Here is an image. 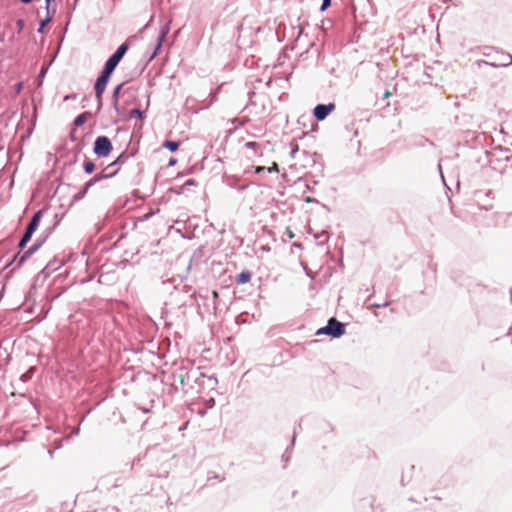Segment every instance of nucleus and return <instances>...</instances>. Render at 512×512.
I'll return each mask as SVG.
<instances>
[{
	"instance_id": "7",
	"label": "nucleus",
	"mask_w": 512,
	"mask_h": 512,
	"mask_svg": "<svg viewBox=\"0 0 512 512\" xmlns=\"http://www.w3.org/2000/svg\"><path fill=\"white\" fill-rule=\"evenodd\" d=\"M251 278H252V274L249 271H242L240 274L237 275L236 283L238 285L246 284V283L250 282Z\"/></svg>"
},
{
	"instance_id": "12",
	"label": "nucleus",
	"mask_w": 512,
	"mask_h": 512,
	"mask_svg": "<svg viewBox=\"0 0 512 512\" xmlns=\"http://www.w3.org/2000/svg\"><path fill=\"white\" fill-rule=\"evenodd\" d=\"M95 165L91 161H87L84 163V170L86 173L90 174L94 171Z\"/></svg>"
},
{
	"instance_id": "8",
	"label": "nucleus",
	"mask_w": 512,
	"mask_h": 512,
	"mask_svg": "<svg viewBox=\"0 0 512 512\" xmlns=\"http://www.w3.org/2000/svg\"><path fill=\"white\" fill-rule=\"evenodd\" d=\"M163 147L167 148L171 152H175L179 148V142L167 140L163 143Z\"/></svg>"
},
{
	"instance_id": "22",
	"label": "nucleus",
	"mask_w": 512,
	"mask_h": 512,
	"mask_svg": "<svg viewBox=\"0 0 512 512\" xmlns=\"http://www.w3.org/2000/svg\"><path fill=\"white\" fill-rule=\"evenodd\" d=\"M17 24H18V26L21 28V27L23 26V21H22V20H19V21L17 22Z\"/></svg>"
},
{
	"instance_id": "20",
	"label": "nucleus",
	"mask_w": 512,
	"mask_h": 512,
	"mask_svg": "<svg viewBox=\"0 0 512 512\" xmlns=\"http://www.w3.org/2000/svg\"><path fill=\"white\" fill-rule=\"evenodd\" d=\"M176 163H177V159L176 158H170L168 165L169 166H174Z\"/></svg>"
},
{
	"instance_id": "25",
	"label": "nucleus",
	"mask_w": 512,
	"mask_h": 512,
	"mask_svg": "<svg viewBox=\"0 0 512 512\" xmlns=\"http://www.w3.org/2000/svg\"><path fill=\"white\" fill-rule=\"evenodd\" d=\"M127 90H131V91H133V92H136V91H137V89H136V88H133V87H128V89H127Z\"/></svg>"
},
{
	"instance_id": "9",
	"label": "nucleus",
	"mask_w": 512,
	"mask_h": 512,
	"mask_svg": "<svg viewBox=\"0 0 512 512\" xmlns=\"http://www.w3.org/2000/svg\"><path fill=\"white\" fill-rule=\"evenodd\" d=\"M107 176L104 175V174H97L95 175L91 180H89L87 183H86V186H85V191H87L89 189L90 186H92L93 184H95L96 182L106 178Z\"/></svg>"
},
{
	"instance_id": "18",
	"label": "nucleus",
	"mask_w": 512,
	"mask_h": 512,
	"mask_svg": "<svg viewBox=\"0 0 512 512\" xmlns=\"http://www.w3.org/2000/svg\"><path fill=\"white\" fill-rule=\"evenodd\" d=\"M36 249H37V247H36V246H33V247L29 248V250H28V251H26V253H25V256H24V257L31 255V254H32Z\"/></svg>"
},
{
	"instance_id": "14",
	"label": "nucleus",
	"mask_w": 512,
	"mask_h": 512,
	"mask_svg": "<svg viewBox=\"0 0 512 512\" xmlns=\"http://www.w3.org/2000/svg\"><path fill=\"white\" fill-rule=\"evenodd\" d=\"M85 121H86V116H85V114H81V115H79V116H77V117H76V119H75V121H74V124H75L76 126H80V125L84 124V123H85Z\"/></svg>"
},
{
	"instance_id": "1",
	"label": "nucleus",
	"mask_w": 512,
	"mask_h": 512,
	"mask_svg": "<svg viewBox=\"0 0 512 512\" xmlns=\"http://www.w3.org/2000/svg\"><path fill=\"white\" fill-rule=\"evenodd\" d=\"M344 332V325L341 322L337 321L335 318H331L325 327H322L317 331V335L327 334L333 337H340L341 335L344 334Z\"/></svg>"
},
{
	"instance_id": "24",
	"label": "nucleus",
	"mask_w": 512,
	"mask_h": 512,
	"mask_svg": "<svg viewBox=\"0 0 512 512\" xmlns=\"http://www.w3.org/2000/svg\"><path fill=\"white\" fill-rule=\"evenodd\" d=\"M46 1V4H47V7H49L50 3L53 2L54 0H45Z\"/></svg>"
},
{
	"instance_id": "10",
	"label": "nucleus",
	"mask_w": 512,
	"mask_h": 512,
	"mask_svg": "<svg viewBox=\"0 0 512 512\" xmlns=\"http://www.w3.org/2000/svg\"><path fill=\"white\" fill-rule=\"evenodd\" d=\"M123 87H124V83H121L119 84L115 89H114V92H113V100H114V105L116 106L117 103H118V100H119V97H120V93L121 91L123 90Z\"/></svg>"
},
{
	"instance_id": "17",
	"label": "nucleus",
	"mask_w": 512,
	"mask_h": 512,
	"mask_svg": "<svg viewBox=\"0 0 512 512\" xmlns=\"http://www.w3.org/2000/svg\"><path fill=\"white\" fill-rule=\"evenodd\" d=\"M245 146H246L247 148H253V149H254V148H256V147L258 146V144H257L256 142H254V141H250V142H247V143L245 144Z\"/></svg>"
},
{
	"instance_id": "13",
	"label": "nucleus",
	"mask_w": 512,
	"mask_h": 512,
	"mask_svg": "<svg viewBox=\"0 0 512 512\" xmlns=\"http://www.w3.org/2000/svg\"><path fill=\"white\" fill-rule=\"evenodd\" d=\"M129 117L130 118L137 117L139 119H142L143 118V112L140 109H133V110L130 111Z\"/></svg>"
},
{
	"instance_id": "26",
	"label": "nucleus",
	"mask_w": 512,
	"mask_h": 512,
	"mask_svg": "<svg viewBox=\"0 0 512 512\" xmlns=\"http://www.w3.org/2000/svg\"><path fill=\"white\" fill-rule=\"evenodd\" d=\"M213 296H214L215 298H217V297H218V293H217L216 291H214V292H213Z\"/></svg>"
},
{
	"instance_id": "4",
	"label": "nucleus",
	"mask_w": 512,
	"mask_h": 512,
	"mask_svg": "<svg viewBox=\"0 0 512 512\" xmlns=\"http://www.w3.org/2000/svg\"><path fill=\"white\" fill-rule=\"evenodd\" d=\"M112 150V144L108 137L99 136L94 143V153L99 157H106Z\"/></svg>"
},
{
	"instance_id": "19",
	"label": "nucleus",
	"mask_w": 512,
	"mask_h": 512,
	"mask_svg": "<svg viewBox=\"0 0 512 512\" xmlns=\"http://www.w3.org/2000/svg\"><path fill=\"white\" fill-rule=\"evenodd\" d=\"M264 170H266V168H265L264 166H258V167H256L255 172H256V173H261V172H263Z\"/></svg>"
},
{
	"instance_id": "15",
	"label": "nucleus",
	"mask_w": 512,
	"mask_h": 512,
	"mask_svg": "<svg viewBox=\"0 0 512 512\" xmlns=\"http://www.w3.org/2000/svg\"><path fill=\"white\" fill-rule=\"evenodd\" d=\"M331 4V0H323L321 11H325Z\"/></svg>"
},
{
	"instance_id": "16",
	"label": "nucleus",
	"mask_w": 512,
	"mask_h": 512,
	"mask_svg": "<svg viewBox=\"0 0 512 512\" xmlns=\"http://www.w3.org/2000/svg\"><path fill=\"white\" fill-rule=\"evenodd\" d=\"M267 170H268L269 172H278V171H279V169H278V165H277V163H273V165H272L271 167L267 168Z\"/></svg>"
},
{
	"instance_id": "23",
	"label": "nucleus",
	"mask_w": 512,
	"mask_h": 512,
	"mask_svg": "<svg viewBox=\"0 0 512 512\" xmlns=\"http://www.w3.org/2000/svg\"><path fill=\"white\" fill-rule=\"evenodd\" d=\"M31 1H32V0H21V2H22V3H24V4H28V3H30Z\"/></svg>"
},
{
	"instance_id": "5",
	"label": "nucleus",
	"mask_w": 512,
	"mask_h": 512,
	"mask_svg": "<svg viewBox=\"0 0 512 512\" xmlns=\"http://www.w3.org/2000/svg\"><path fill=\"white\" fill-rule=\"evenodd\" d=\"M128 48L129 47L127 43H123L122 45H120L117 51L107 60L105 67L111 71H114L118 63L121 61V59L127 52Z\"/></svg>"
},
{
	"instance_id": "3",
	"label": "nucleus",
	"mask_w": 512,
	"mask_h": 512,
	"mask_svg": "<svg viewBox=\"0 0 512 512\" xmlns=\"http://www.w3.org/2000/svg\"><path fill=\"white\" fill-rule=\"evenodd\" d=\"M112 73H113V71L104 67L103 71L101 72V75L96 80L94 89H95L96 98L99 102L102 99V95L106 89V86L108 84L109 78Z\"/></svg>"
},
{
	"instance_id": "11",
	"label": "nucleus",
	"mask_w": 512,
	"mask_h": 512,
	"mask_svg": "<svg viewBox=\"0 0 512 512\" xmlns=\"http://www.w3.org/2000/svg\"><path fill=\"white\" fill-rule=\"evenodd\" d=\"M512 63V56L510 54H504L503 58L499 61L497 65L500 66H508Z\"/></svg>"
},
{
	"instance_id": "2",
	"label": "nucleus",
	"mask_w": 512,
	"mask_h": 512,
	"mask_svg": "<svg viewBox=\"0 0 512 512\" xmlns=\"http://www.w3.org/2000/svg\"><path fill=\"white\" fill-rule=\"evenodd\" d=\"M41 217H42V211H41V210L37 211V212L33 215V217H32V219H31L30 223L28 224V226H27V228H26V231H25V233H24V235H23L22 239H21V240H20V242H19V247H20L21 249H22V248H24V246L27 244V242H28V241H30V239H31V237H32V235H33V233L36 231V229H37V228H38V226H39V223H40Z\"/></svg>"
},
{
	"instance_id": "6",
	"label": "nucleus",
	"mask_w": 512,
	"mask_h": 512,
	"mask_svg": "<svg viewBox=\"0 0 512 512\" xmlns=\"http://www.w3.org/2000/svg\"><path fill=\"white\" fill-rule=\"evenodd\" d=\"M334 109V103H330L328 105L319 104L314 108L313 114L318 121H322L328 116L329 113L334 111Z\"/></svg>"
},
{
	"instance_id": "21",
	"label": "nucleus",
	"mask_w": 512,
	"mask_h": 512,
	"mask_svg": "<svg viewBox=\"0 0 512 512\" xmlns=\"http://www.w3.org/2000/svg\"><path fill=\"white\" fill-rule=\"evenodd\" d=\"M390 96H391V92H390V91H386V92L384 93V98H388V97H390Z\"/></svg>"
}]
</instances>
